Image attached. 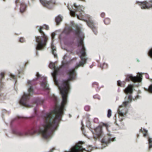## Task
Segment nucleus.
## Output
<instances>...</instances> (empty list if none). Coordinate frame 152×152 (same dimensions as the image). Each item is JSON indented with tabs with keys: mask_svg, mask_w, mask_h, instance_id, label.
Segmentation results:
<instances>
[{
	"mask_svg": "<svg viewBox=\"0 0 152 152\" xmlns=\"http://www.w3.org/2000/svg\"><path fill=\"white\" fill-rule=\"evenodd\" d=\"M58 124H39L36 127L32 128L27 132H22L15 130L13 133L19 137H24L32 135L36 133L41 134L42 137L46 140H49L53 136V132L56 130Z\"/></svg>",
	"mask_w": 152,
	"mask_h": 152,
	"instance_id": "1",
	"label": "nucleus"
},
{
	"mask_svg": "<svg viewBox=\"0 0 152 152\" xmlns=\"http://www.w3.org/2000/svg\"><path fill=\"white\" fill-rule=\"evenodd\" d=\"M44 29L48 30L49 29V27L46 25L40 26L39 31L42 36H37L35 37L36 42L37 43L36 48L37 50H40L43 49L46 46L48 42V38L42 31Z\"/></svg>",
	"mask_w": 152,
	"mask_h": 152,
	"instance_id": "2",
	"label": "nucleus"
},
{
	"mask_svg": "<svg viewBox=\"0 0 152 152\" xmlns=\"http://www.w3.org/2000/svg\"><path fill=\"white\" fill-rule=\"evenodd\" d=\"M29 94H27L24 93L23 96L20 101V104L26 107H30L33 106L28 104V101L29 99L30 94L33 93L34 92L33 88L32 86H30V88L28 90Z\"/></svg>",
	"mask_w": 152,
	"mask_h": 152,
	"instance_id": "3",
	"label": "nucleus"
},
{
	"mask_svg": "<svg viewBox=\"0 0 152 152\" xmlns=\"http://www.w3.org/2000/svg\"><path fill=\"white\" fill-rule=\"evenodd\" d=\"M134 86L132 84H129L127 87L124 90V93L126 95L125 97V99H127V101L124 102L123 103V105L125 106H126L128 104L129 102H131L132 100V94L133 92V89Z\"/></svg>",
	"mask_w": 152,
	"mask_h": 152,
	"instance_id": "4",
	"label": "nucleus"
},
{
	"mask_svg": "<svg viewBox=\"0 0 152 152\" xmlns=\"http://www.w3.org/2000/svg\"><path fill=\"white\" fill-rule=\"evenodd\" d=\"M103 126L106 127L107 131H109L108 124H100L99 126L94 129L95 133L92 130H91L92 133L94 134V135L93 137L95 140H96L98 138L101 137H102L103 134L102 131V127Z\"/></svg>",
	"mask_w": 152,
	"mask_h": 152,
	"instance_id": "5",
	"label": "nucleus"
},
{
	"mask_svg": "<svg viewBox=\"0 0 152 152\" xmlns=\"http://www.w3.org/2000/svg\"><path fill=\"white\" fill-rule=\"evenodd\" d=\"M74 6L75 7L76 10L75 12L69 10L71 15L73 17L76 16L78 19L83 20V17L82 13L83 12V11L82 10L81 7L80 6H77L75 3L74 4Z\"/></svg>",
	"mask_w": 152,
	"mask_h": 152,
	"instance_id": "6",
	"label": "nucleus"
},
{
	"mask_svg": "<svg viewBox=\"0 0 152 152\" xmlns=\"http://www.w3.org/2000/svg\"><path fill=\"white\" fill-rule=\"evenodd\" d=\"M115 140V137L110 133H107V136L103 139L101 141V143L104 147L111 142Z\"/></svg>",
	"mask_w": 152,
	"mask_h": 152,
	"instance_id": "7",
	"label": "nucleus"
},
{
	"mask_svg": "<svg viewBox=\"0 0 152 152\" xmlns=\"http://www.w3.org/2000/svg\"><path fill=\"white\" fill-rule=\"evenodd\" d=\"M83 144L82 142H80L72 147L69 151H66L65 152H83L84 150L89 152V151L86 150L85 148H83L81 146V145Z\"/></svg>",
	"mask_w": 152,
	"mask_h": 152,
	"instance_id": "8",
	"label": "nucleus"
},
{
	"mask_svg": "<svg viewBox=\"0 0 152 152\" xmlns=\"http://www.w3.org/2000/svg\"><path fill=\"white\" fill-rule=\"evenodd\" d=\"M142 9H149L152 8V0L148 1H145L142 2L137 1Z\"/></svg>",
	"mask_w": 152,
	"mask_h": 152,
	"instance_id": "9",
	"label": "nucleus"
},
{
	"mask_svg": "<svg viewBox=\"0 0 152 152\" xmlns=\"http://www.w3.org/2000/svg\"><path fill=\"white\" fill-rule=\"evenodd\" d=\"M49 67L52 69L54 70V72L52 73V75L55 83L57 85L58 83L57 81L56 80V75L60 70L61 67H56L55 65V64L54 63H50L49 65Z\"/></svg>",
	"mask_w": 152,
	"mask_h": 152,
	"instance_id": "10",
	"label": "nucleus"
},
{
	"mask_svg": "<svg viewBox=\"0 0 152 152\" xmlns=\"http://www.w3.org/2000/svg\"><path fill=\"white\" fill-rule=\"evenodd\" d=\"M138 76L133 77L131 75H128L126 76V80L127 81H129L131 80L134 83H140L141 82L142 80V75L139 73Z\"/></svg>",
	"mask_w": 152,
	"mask_h": 152,
	"instance_id": "11",
	"label": "nucleus"
},
{
	"mask_svg": "<svg viewBox=\"0 0 152 152\" xmlns=\"http://www.w3.org/2000/svg\"><path fill=\"white\" fill-rule=\"evenodd\" d=\"M140 132L143 133V136L144 137H148V141L149 144V148H152V138L149 137L148 134V130L144 128H141L140 130Z\"/></svg>",
	"mask_w": 152,
	"mask_h": 152,
	"instance_id": "12",
	"label": "nucleus"
},
{
	"mask_svg": "<svg viewBox=\"0 0 152 152\" xmlns=\"http://www.w3.org/2000/svg\"><path fill=\"white\" fill-rule=\"evenodd\" d=\"M127 105V104L126 106H125L123 104L121 106H120L118 110V112L119 116L123 117L127 113V111L126 107Z\"/></svg>",
	"mask_w": 152,
	"mask_h": 152,
	"instance_id": "13",
	"label": "nucleus"
},
{
	"mask_svg": "<svg viewBox=\"0 0 152 152\" xmlns=\"http://www.w3.org/2000/svg\"><path fill=\"white\" fill-rule=\"evenodd\" d=\"M43 80L41 83V86L43 88L44 91H47L48 94L49 93L50 89L48 87V85L46 81V78L43 77Z\"/></svg>",
	"mask_w": 152,
	"mask_h": 152,
	"instance_id": "14",
	"label": "nucleus"
},
{
	"mask_svg": "<svg viewBox=\"0 0 152 152\" xmlns=\"http://www.w3.org/2000/svg\"><path fill=\"white\" fill-rule=\"evenodd\" d=\"M87 23L88 26L92 29L95 34H96L97 33V29L96 27L95 26L93 21L89 20L87 21Z\"/></svg>",
	"mask_w": 152,
	"mask_h": 152,
	"instance_id": "15",
	"label": "nucleus"
},
{
	"mask_svg": "<svg viewBox=\"0 0 152 152\" xmlns=\"http://www.w3.org/2000/svg\"><path fill=\"white\" fill-rule=\"evenodd\" d=\"M26 6L24 3H21L20 4V12L21 13H23L26 10Z\"/></svg>",
	"mask_w": 152,
	"mask_h": 152,
	"instance_id": "16",
	"label": "nucleus"
},
{
	"mask_svg": "<svg viewBox=\"0 0 152 152\" xmlns=\"http://www.w3.org/2000/svg\"><path fill=\"white\" fill-rule=\"evenodd\" d=\"M51 48L52 49V53L54 55L55 57H56L57 56V54L55 53V51H56V48L55 46H54L52 44L51 45Z\"/></svg>",
	"mask_w": 152,
	"mask_h": 152,
	"instance_id": "17",
	"label": "nucleus"
},
{
	"mask_svg": "<svg viewBox=\"0 0 152 152\" xmlns=\"http://www.w3.org/2000/svg\"><path fill=\"white\" fill-rule=\"evenodd\" d=\"M72 31L71 27H68L66 28L64 30V32L66 34H69Z\"/></svg>",
	"mask_w": 152,
	"mask_h": 152,
	"instance_id": "18",
	"label": "nucleus"
},
{
	"mask_svg": "<svg viewBox=\"0 0 152 152\" xmlns=\"http://www.w3.org/2000/svg\"><path fill=\"white\" fill-rule=\"evenodd\" d=\"M81 33L80 28L78 27L76 28V29L74 31L75 34L79 37Z\"/></svg>",
	"mask_w": 152,
	"mask_h": 152,
	"instance_id": "19",
	"label": "nucleus"
},
{
	"mask_svg": "<svg viewBox=\"0 0 152 152\" xmlns=\"http://www.w3.org/2000/svg\"><path fill=\"white\" fill-rule=\"evenodd\" d=\"M62 20V18L60 15H58L56 18L55 21L57 24H58Z\"/></svg>",
	"mask_w": 152,
	"mask_h": 152,
	"instance_id": "20",
	"label": "nucleus"
},
{
	"mask_svg": "<svg viewBox=\"0 0 152 152\" xmlns=\"http://www.w3.org/2000/svg\"><path fill=\"white\" fill-rule=\"evenodd\" d=\"M125 83V82H123L122 83L120 80H118L117 82L118 86L121 87H124Z\"/></svg>",
	"mask_w": 152,
	"mask_h": 152,
	"instance_id": "21",
	"label": "nucleus"
},
{
	"mask_svg": "<svg viewBox=\"0 0 152 152\" xmlns=\"http://www.w3.org/2000/svg\"><path fill=\"white\" fill-rule=\"evenodd\" d=\"M104 22L105 24L108 25L110 23V20L108 18H106L104 20Z\"/></svg>",
	"mask_w": 152,
	"mask_h": 152,
	"instance_id": "22",
	"label": "nucleus"
},
{
	"mask_svg": "<svg viewBox=\"0 0 152 152\" xmlns=\"http://www.w3.org/2000/svg\"><path fill=\"white\" fill-rule=\"evenodd\" d=\"M98 86H99L98 83H97L96 82H95L93 83L92 87H93L98 88Z\"/></svg>",
	"mask_w": 152,
	"mask_h": 152,
	"instance_id": "23",
	"label": "nucleus"
},
{
	"mask_svg": "<svg viewBox=\"0 0 152 152\" xmlns=\"http://www.w3.org/2000/svg\"><path fill=\"white\" fill-rule=\"evenodd\" d=\"M112 115V111L111 110L109 109L108 110L107 114V117L108 118H110L111 116Z\"/></svg>",
	"mask_w": 152,
	"mask_h": 152,
	"instance_id": "24",
	"label": "nucleus"
},
{
	"mask_svg": "<svg viewBox=\"0 0 152 152\" xmlns=\"http://www.w3.org/2000/svg\"><path fill=\"white\" fill-rule=\"evenodd\" d=\"M149 56L152 58V48H151L148 52Z\"/></svg>",
	"mask_w": 152,
	"mask_h": 152,
	"instance_id": "25",
	"label": "nucleus"
},
{
	"mask_svg": "<svg viewBox=\"0 0 152 152\" xmlns=\"http://www.w3.org/2000/svg\"><path fill=\"white\" fill-rule=\"evenodd\" d=\"M148 91L149 92L152 93V84L149 86Z\"/></svg>",
	"mask_w": 152,
	"mask_h": 152,
	"instance_id": "26",
	"label": "nucleus"
},
{
	"mask_svg": "<svg viewBox=\"0 0 152 152\" xmlns=\"http://www.w3.org/2000/svg\"><path fill=\"white\" fill-rule=\"evenodd\" d=\"M84 109L86 111H88L90 110V108L89 106L87 105L85 107Z\"/></svg>",
	"mask_w": 152,
	"mask_h": 152,
	"instance_id": "27",
	"label": "nucleus"
},
{
	"mask_svg": "<svg viewBox=\"0 0 152 152\" xmlns=\"http://www.w3.org/2000/svg\"><path fill=\"white\" fill-rule=\"evenodd\" d=\"M93 122L95 123L98 124L99 123V121L98 118H95Z\"/></svg>",
	"mask_w": 152,
	"mask_h": 152,
	"instance_id": "28",
	"label": "nucleus"
},
{
	"mask_svg": "<svg viewBox=\"0 0 152 152\" xmlns=\"http://www.w3.org/2000/svg\"><path fill=\"white\" fill-rule=\"evenodd\" d=\"M19 42L22 43L24 42H25L24 38L23 37L20 38L19 40Z\"/></svg>",
	"mask_w": 152,
	"mask_h": 152,
	"instance_id": "29",
	"label": "nucleus"
},
{
	"mask_svg": "<svg viewBox=\"0 0 152 152\" xmlns=\"http://www.w3.org/2000/svg\"><path fill=\"white\" fill-rule=\"evenodd\" d=\"M82 125L81 127V129L83 131V134L84 135H85V136H86V135L85 134V133L84 132V126H83V124H82Z\"/></svg>",
	"mask_w": 152,
	"mask_h": 152,
	"instance_id": "30",
	"label": "nucleus"
},
{
	"mask_svg": "<svg viewBox=\"0 0 152 152\" xmlns=\"http://www.w3.org/2000/svg\"><path fill=\"white\" fill-rule=\"evenodd\" d=\"M53 97L55 102H57V97L54 95L53 96Z\"/></svg>",
	"mask_w": 152,
	"mask_h": 152,
	"instance_id": "31",
	"label": "nucleus"
},
{
	"mask_svg": "<svg viewBox=\"0 0 152 152\" xmlns=\"http://www.w3.org/2000/svg\"><path fill=\"white\" fill-rule=\"evenodd\" d=\"M10 77L15 80H16V77L15 75H12V74L10 75Z\"/></svg>",
	"mask_w": 152,
	"mask_h": 152,
	"instance_id": "32",
	"label": "nucleus"
},
{
	"mask_svg": "<svg viewBox=\"0 0 152 152\" xmlns=\"http://www.w3.org/2000/svg\"><path fill=\"white\" fill-rule=\"evenodd\" d=\"M91 126V124H87V127L90 130L92 129Z\"/></svg>",
	"mask_w": 152,
	"mask_h": 152,
	"instance_id": "33",
	"label": "nucleus"
},
{
	"mask_svg": "<svg viewBox=\"0 0 152 152\" xmlns=\"http://www.w3.org/2000/svg\"><path fill=\"white\" fill-rule=\"evenodd\" d=\"M0 75L1 76L2 79H3V78H4V73H3V72L1 73V74H0Z\"/></svg>",
	"mask_w": 152,
	"mask_h": 152,
	"instance_id": "34",
	"label": "nucleus"
},
{
	"mask_svg": "<svg viewBox=\"0 0 152 152\" xmlns=\"http://www.w3.org/2000/svg\"><path fill=\"white\" fill-rule=\"evenodd\" d=\"M105 14L104 12H102L101 14V16L102 18H104L105 16Z\"/></svg>",
	"mask_w": 152,
	"mask_h": 152,
	"instance_id": "35",
	"label": "nucleus"
},
{
	"mask_svg": "<svg viewBox=\"0 0 152 152\" xmlns=\"http://www.w3.org/2000/svg\"><path fill=\"white\" fill-rule=\"evenodd\" d=\"M33 81L28 80V84L30 85H31L32 84Z\"/></svg>",
	"mask_w": 152,
	"mask_h": 152,
	"instance_id": "36",
	"label": "nucleus"
},
{
	"mask_svg": "<svg viewBox=\"0 0 152 152\" xmlns=\"http://www.w3.org/2000/svg\"><path fill=\"white\" fill-rule=\"evenodd\" d=\"M36 76L37 77V78L40 77V75L39 74L38 72H37L36 74Z\"/></svg>",
	"mask_w": 152,
	"mask_h": 152,
	"instance_id": "37",
	"label": "nucleus"
},
{
	"mask_svg": "<svg viewBox=\"0 0 152 152\" xmlns=\"http://www.w3.org/2000/svg\"><path fill=\"white\" fill-rule=\"evenodd\" d=\"M23 118L22 117L19 116H17L16 118H15V119H20L21 118Z\"/></svg>",
	"mask_w": 152,
	"mask_h": 152,
	"instance_id": "38",
	"label": "nucleus"
},
{
	"mask_svg": "<svg viewBox=\"0 0 152 152\" xmlns=\"http://www.w3.org/2000/svg\"><path fill=\"white\" fill-rule=\"evenodd\" d=\"M55 36V34L54 33H53L52 34H51V37H52V39H53L54 37V36Z\"/></svg>",
	"mask_w": 152,
	"mask_h": 152,
	"instance_id": "39",
	"label": "nucleus"
},
{
	"mask_svg": "<svg viewBox=\"0 0 152 152\" xmlns=\"http://www.w3.org/2000/svg\"><path fill=\"white\" fill-rule=\"evenodd\" d=\"M98 97H99V96L98 95H94L93 96V97L94 98H98Z\"/></svg>",
	"mask_w": 152,
	"mask_h": 152,
	"instance_id": "40",
	"label": "nucleus"
},
{
	"mask_svg": "<svg viewBox=\"0 0 152 152\" xmlns=\"http://www.w3.org/2000/svg\"><path fill=\"white\" fill-rule=\"evenodd\" d=\"M19 2V0H16L15 1V3L16 5H17V4Z\"/></svg>",
	"mask_w": 152,
	"mask_h": 152,
	"instance_id": "41",
	"label": "nucleus"
},
{
	"mask_svg": "<svg viewBox=\"0 0 152 152\" xmlns=\"http://www.w3.org/2000/svg\"><path fill=\"white\" fill-rule=\"evenodd\" d=\"M54 149V148L52 149H51L50 150V151L51 152H52Z\"/></svg>",
	"mask_w": 152,
	"mask_h": 152,
	"instance_id": "42",
	"label": "nucleus"
},
{
	"mask_svg": "<svg viewBox=\"0 0 152 152\" xmlns=\"http://www.w3.org/2000/svg\"><path fill=\"white\" fill-rule=\"evenodd\" d=\"M138 97V96L137 95V96L136 97V99H137Z\"/></svg>",
	"mask_w": 152,
	"mask_h": 152,
	"instance_id": "43",
	"label": "nucleus"
},
{
	"mask_svg": "<svg viewBox=\"0 0 152 152\" xmlns=\"http://www.w3.org/2000/svg\"><path fill=\"white\" fill-rule=\"evenodd\" d=\"M122 120H123V119H122V118H121V120H120V121H122Z\"/></svg>",
	"mask_w": 152,
	"mask_h": 152,
	"instance_id": "44",
	"label": "nucleus"
},
{
	"mask_svg": "<svg viewBox=\"0 0 152 152\" xmlns=\"http://www.w3.org/2000/svg\"><path fill=\"white\" fill-rule=\"evenodd\" d=\"M100 124H104V123H102V122H101V123Z\"/></svg>",
	"mask_w": 152,
	"mask_h": 152,
	"instance_id": "45",
	"label": "nucleus"
},
{
	"mask_svg": "<svg viewBox=\"0 0 152 152\" xmlns=\"http://www.w3.org/2000/svg\"><path fill=\"white\" fill-rule=\"evenodd\" d=\"M3 1H5L6 0H3Z\"/></svg>",
	"mask_w": 152,
	"mask_h": 152,
	"instance_id": "46",
	"label": "nucleus"
},
{
	"mask_svg": "<svg viewBox=\"0 0 152 152\" xmlns=\"http://www.w3.org/2000/svg\"><path fill=\"white\" fill-rule=\"evenodd\" d=\"M69 116H70L69 117H71V115H69Z\"/></svg>",
	"mask_w": 152,
	"mask_h": 152,
	"instance_id": "47",
	"label": "nucleus"
},
{
	"mask_svg": "<svg viewBox=\"0 0 152 152\" xmlns=\"http://www.w3.org/2000/svg\"><path fill=\"white\" fill-rule=\"evenodd\" d=\"M83 124V122H81V124Z\"/></svg>",
	"mask_w": 152,
	"mask_h": 152,
	"instance_id": "48",
	"label": "nucleus"
}]
</instances>
